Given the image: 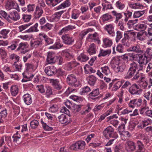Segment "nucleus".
<instances>
[{
	"label": "nucleus",
	"instance_id": "nucleus-1",
	"mask_svg": "<svg viewBox=\"0 0 152 152\" xmlns=\"http://www.w3.org/2000/svg\"><path fill=\"white\" fill-rule=\"evenodd\" d=\"M138 64L135 62H132L129 64V67L126 74L124 75V78L129 79L132 78L133 81L139 80V81L144 80L145 75L142 73L137 71L138 69Z\"/></svg>",
	"mask_w": 152,
	"mask_h": 152
},
{
	"label": "nucleus",
	"instance_id": "nucleus-2",
	"mask_svg": "<svg viewBox=\"0 0 152 152\" xmlns=\"http://www.w3.org/2000/svg\"><path fill=\"white\" fill-rule=\"evenodd\" d=\"M0 14L8 22L11 23L12 21L18 20L20 18V14L15 10L10 12L8 14L5 11H1Z\"/></svg>",
	"mask_w": 152,
	"mask_h": 152
},
{
	"label": "nucleus",
	"instance_id": "nucleus-3",
	"mask_svg": "<svg viewBox=\"0 0 152 152\" xmlns=\"http://www.w3.org/2000/svg\"><path fill=\"white\" fill-rule=\"evenodd\" d=\"M103 134L106 138L108 139L111 138L117 139L118 137L117 133L114 131L113 129L111 126H108L104 130Z\"/></svg>",
	"mask_w": 152,
	"mask_h": 152
},
{
	"label": "nucleus",
	"instance_id": "nucleus-4",
	"mask_svg": "<svg viewBox=\"0 0 152 152\" xmlns=\"http://www.w3.org/2000/svg\"><path fill=\"white\" fill-rule=\"evenodd\" d=\"M128 91L132 95H140L142 92V90L136 83L132 85L129 88Z\"/></svg>",
	"mask_w": 152,
	"mask_h": 152
},
{
	"label": "nucleus",
	"instance_id": "nucleus-5",
	"mask_svg": "<svg viewBox=\"0 0 152 152\" xmlns=\"http://www.w3.org/2000/svg\"><path fill=\"white\" fill-rule=\"evenodd\" d=\"M102 73L101 72L98 70L96 74L100 78H102L103 77V74L106 76L111 75V71L110 67L107 66H104L101 67Z\"/></svg>",
	"mask_w": 152,
	"mask_h": 152
},
{
	"label": "nucleus",
	"instance_id": "nucleus-6",
	"mask_svg": "<svg viewBox=\"0 0 152 152\" xmlns=\"http://www.w3.org/2000/svg\"><path fill=\"white\" fill-rule=\"evenodd\" d=\"M5 7L8 10L14 9L17 10L18 12L20 11L18 4L15 1H7L6 2Z\"/></svg>",
	"mask_w": 152,
	"mask_h": 152
},
{
	"label": "nucleus",
	"instance_id": "nucleus-7",
	"mask_svg": "<svg viewBox=\"0 0 152 152\" xmlns=\"http://www.w3.org/2000/svg\"><path fill=\"white\" fill-rule=\"evenodd\" d=\"M28 44L26 42H21L19 44L17 50L20 51L21 53L25 54L28 51Z\"/></svg>",
	"mask_w": 152,
	"mask_h": 152
},
{
	"label": "nucleus",
	"instance_id": "nucleus-8",
	"mask_svg": "<svg viewBox=\"0 0 152 152\" xmlns=\"http://www.w3.org/2000/svg\"><path fill=\"white\" fill-rule=\"evenodd\" d=\"M86 143L85 141L82 140L77 142L73 144L71 147L72 149L75 150H83L85 148Z\"/></svg>",
	"mask_w": 152,
	"mask_h": 152
},
{
	"label": "nucleus",
	"instance_id": "nucleus-9",
	"mask_svg": "<svg viewBox=\"0 0 152 152\" xmlns=\"http://www.w3.org/2000/svg\"><path fill=\"white\" fill-rule=\"evenodd\" d=\"M125 148L129 152H132L136 149L135 143L132 141L128 140L125 144Z\"/></svg>",
	"mask_w": 152,
	"mask_h": 152
},
{
	"label": "nucleus",
	"instance_id": "nucleus-10",
	"mask_svg": "<svg viewBox=\"0 0 152 152\" xmlns=\"http://www.w3.org/2000/svg\"><path fill=\"white\" fill-rule=\"evenodd\" d=\"M61 38L63 42L66 45H72L74 42V39L72 37H70L68 34L62 35Z\"/></svg>",
	"mask_w": 152,
	"mask_h": 152
},
{
	"label": "nucleus",
	"instance_id": "nucleus-11",
	"mask_svg": "<svg viewBox=\"0 0 152 152\" xmlns=\"http://www.w3.org/2000/svg\"><path fill=\"white\" fill-rule=\"evenodd\" d=\"M38 66V62L36 61H33L31 63H27L25 64L26 70L30 72L36 69Z\"/></svg>",
	"mask_w": 152,
	"mask_h": 152
},
{
	"label": "nucleus",
	"instance_id": "nucleus-12",
	"mask_svg": "<svg viewBox=\"0 0 152 152\" xmlns=\"http://www.w3.org/2000/svg\"><path fill=\"white\" fill-rule=\"evenodd\" d=\"M44 71L48 75L52 76L56 74V68L53 66H49L45 68Z\"/></svg>",
	"mask_w": 152,
	"mask_h": 152
},
{
	"label": "nucleus",
	"instance_id": "nucleus-13",
	"mask_svg": "<svg viewBox=\"0 0 152 152\" xmlns=\"http://www.w3.org/2000/svg\"><path fill=\"white\" fill-rule=\"evenodd\" d=\"M59 121L62 124H67L70 123L71 120L70 118L64 114H62L58 117Z\"/></svg>",
	"mask_w": 152,
	"mask_h": 152
},
{
	"label": "nucleus",
	"instance_id": "nucleus-14",
	"mask_svg": "<svg viewBox=\"0 0 152 152\" xmlns=\"http://www.w3.org/2000/svg\"><path fill=\"white\" fill-rule=\"evenodd\" d=\"M104 28L110 36L114 37L115 36L114 26L113 24L106 25L104 27Z\"/></svg>",
	"mask_w": 152,
	"mask_h": 152
},
{
	"label": "nucleus",
	"instance_id": "nucleus-15",
	"mask_svg": "<svg viewBox=\"0 0 152 152\" xmlns=\"http://www.w3.org/2000/svg\"><path fill=\"white\" fill-rule=\"evenodd\" d=\"M77 81L75 75L73 74H71L68 75L66 78V81L69 85H74L75 83Z\"/></svg>",
	"mask_w": 152,
	"mask_h": 152
},
{
	"label": "nucleus",
	"instance_id": "nucleus-16",
	"mask_svg": "<svg viewBox=\"0 0 152 152\" xmlns=\"http://www.w3.org/2000/svg\"><path fill=\"white\" fill-rule=\"evenodd\" d=\"M43 12V9L40 6H37L33 14L34 18L37 19L40 18Z\"/></svg>",
	"mask_w": 152,
	"mask_h": 152
},
{
	"label": "nucleus",
	"instance_id": "nucleus-17",
	"mask_svg": "<svg viewBox=\"0 0 152 152\" xmlns=\"http://www.w3.org/2000/svg\"><path fill=\"white\" fill-rule=\"evenodd\" d=\"M64 12V11L62 10L55 13L51 16L50 21L57 22L59 20L61 15Z\"/></svg>",
	"mask_w": 152,
	"mask_h": 152
},
{
	"label": "nucleus",
	"instance_id": "nucleus-18",
	"mask_svg": "<svg viewBox=\"0 0 152 152\" xmlns=\"http://www.w3.org/2000/svg\"><path fill=\"white\" fill-rule=\"evenodd\" d=\"M62 54L66 60H70L74 57V55L69 49H66L62 51Z\"/></svg>",
	"mask_w": 152,
	"mask_h": 152
},
{
	"label": "nucleus",
	"instance_id": "nucleus-19",
	"mask_svg": "<svg viewBox=\"0 0 152 152\" xmlns=\"http://www.w3.org/2000/svg\"><path fill=\"white\" fill-rule=\"evenodd\" d=\"M126 68V65L124 63H120L114 69V71L117 73H120L122 72Z\"/></svg>",
	"mask_w": 152,
	"mask_h": 152
},
{
	"label": "nucleus",
	"instance_id": "nucleus-20",
	"mask_svg": "<svg viewBox=\"0 0 152 152\" xmlns=\"http://www.w3.org/2000/svg\"><path fill=\"white\" fill-rule=\"evenodd\" d=\"M56 54L54 52H49L47 56V61L48 64H52L55 62Z\"/></svg>",
	"mask_w": 152,
	"mask_h": 152
},
{
	"label": "nucleus",
	"instance_id": "nucleus-21",
	"mask_svg": "<svg viewBox=\"0 0 152 152\" xmlns=\"http://www.w3.org/2000/svg\"><path fill=\"white\" fill-rule=\"evenodd\" d=\"M23 98V101L27 105H29L31 104L32 102V99L30 94H24Z\"/></svg>",
	"mask_w": 152,
	"mask_h": 152
},
{
	"label": "nucleus",
	"instance_id": "nucleus-22",
	"mask_svg": "<svg viewBox=\"0 0 152 152\" xmlns=\"http://www.w3.org/2000/svg\"><path fill=\"white\" fill-rule=\"evenodd\" d=\"M75 28L76 27L75 26L70 25H68L62 29L58 32V34L59 35H61L63 34H66L68 31L72 30Z\"/></svg>",
	"mask_w": 152,
	"mask_h": 152
},
{
	"label": "nucleus",
	"instance_id": "nucleus-23",
	"mask_svg": "<svg viewBox=\"0 0 152 152\" xmlns=\"http://www.w3.org/2000/svg\"><path fill=\"white\" fill-rule=\"evenodd\" d=\"M128 51H132L137 53H141L142 52L141 48H140V45H136L131 47L127 49Z\"/></svg>",
	"mask_w": 152,
	"mask_h": 152
},
{
	"label": "nucleus",
	"instance_id": "nucleus-24",
	"mask_svg": "<svg viewBox=\"0 0 152 152\" xmlns=\"http://www.w3.org/2000/svg\"><path fill=\"white\" fill-rule=\"evenodd\" d=\"M30 44L31 47L36 48L42 45V41L39 40L38 39H35L31 41Z\"/></svg>",
	"mask_w": 152,
	"mask_h": 152
},
{
	"label": "nucleus",
	"instance_id": "nucleus-25",
	"mask_svg": "<svg viewBox=\"0 0 152 152\" xmlns=\"http://www.w3.org/2000/svg\"><path fill=\"white\" fill-rule=\"evenodd\" d=\"M51 83L54 88L57 90H61L62 88V86L60 85L59 81L57 79H52Z\"/></svg>",
	"mask_w": 152,
	"mask_h": 152
},
{
	"label": "nucleus",
	"instance_id": "nucleus-26",
	"mask_svg": "<svg viewBox=\"0 0 152 152\" xmlns=\"http://www.w3.org/2000/svg\"><path fill=\"white\" fill-rule=\"evenodd\" d=\"M88 38L91 39L95 42H97L99 44L100 43V41L99 39L98 34L96 32L94 34H89L88 35Z\"/></svg>",
	"mask_w": 152,
	"mask_h": 152
},
{
	"label": "nucleus",
	"instance_id": "nucleus-27",
	"mask_svg": "<svg viewBox=\"0 0 152 152\" xmlns=\"http://www.w3.org/2000/svg\"><path fill=\"white\" fill-rule=\"evenodd\" d=\"M19 88L16 85H12L10 88V92L11 95L13 96H16L18 93Z\"/></svg>",
	"mask_w": 152,
	"mask_h": 152
},
{
	"label": "nucleus",
	"instance_id": "nucleus-28",
	"mask_svg": "<svg viewBox=\"0 0 152 152\" xmlns=\"http://www.w3.org/2000/svg\"><path fill=\"white\" fill-rule=\"evenodd\" d=\"M87 79L88 83L91 86H94L96 83L97 78L94 76L91 75L87 77Z\"/></svg>",
	"mask_w": 152,
	"mask_h": 152
},
{
	"label": "nucleus",
	"instance_id": "nucleus-29",
	"mask_svg": "<svg viewBox=\"0 0 152 152\" xmlns=\"http://www.w3.org/2000/svg\"><path fill=\"white\" fill-rule=\"evenodd\" d=\"M135 35V33L132 30L125 31L124 33V37H125V38L128 39H133Z\"/></svg>",
	"mask_w": 152,
	"mask_h": 152
},
{
	"label": "nucleus",
	"instance_id": "nucleus-30",
	"mask_svg": "<svg viewBox=\"0 0 152 152\" xmlns=\"http://www.w3.org/2000/svg\"><path fill=\"white\" fill-rule=\"evenodd\" d=\"M136 143L137 149L135 152H144L145 147L143 143L140 140H138L137 141Z\"/></svg>",
	"mask_w": 152,
	"mask_h": 152
},
{
	"label": "nucleus",
	"instance_id": "nucleus-31",
	"mask_svg": "<svg viewBox=\"0 0 152 152\" xmlns=\"http://www.w3.org/2000/svg\"><path fill=\"white\" fill-rule=\"evenodd\" d=\"M71 2L69 0H66L62 3L56 7L57 10L64 9L69 7L71 5Z\"/></svg>",
	"mask_w": 152,
	"mask_h": 152
},
{
	"label": "nucleus",
	"instance_id": "nucleus-32",
	"mask_svg": "<svg viewBox=\"0 0 152 152\" xmlns=\"http://www.w3.org/2000/svg\"><path fill=\"white\" fill-rule=\"evenodd\" d=\"M111 53L110 49L104 50L102 49H100L99 51V53L98 56L99 57L101 56L104 57L106 56H109Z\"/></svg>",
	"mask_w": 152,
	"mask_h": 152
},
{
	"label": "nucleus",
	"instance_id": "nucleus-33",
	"mask_svg": "<svg viewBox=\"0 0 152 152\" xmlns=\"http://www.w3.org/2000/svg\"><path fill=\"white\" fill-rule=\"evenodd\" d=\"M148 37V33L146 31H143L137 34V37L138 39L141 41H143Z\"/></svg>",
	"mask_w": 152,
	"mask_h": 152
},
{
	"label": "nucleus",
	"instance_id": "nucleus-34",
	"mask_svg": "<svg viewBox=\"0 0 152 152\" xmlns=\"http://www.w3.org/2000/svg\"><path fill=\"white\" fill-rule=\"evenodd\" d=\"M147 28V25L145 23H138L136 25L135 29L140 31H145Z\"/></svg>",
	"mask_w": 152,
	"mask_h": 152
},
{
	"label": "nucleus",
	"instance_id": "nucleus-35",
	"mask_svg": "<svg viewBox=\"0 0 152 152\" xmlns=\"http://www.w3.org/2000/svg\"><path fill=\"white\" fill-rule=\"evenodd\" d=\"M38 23H36L33 26L31 27L29 29L26 30L25 33H30L32 32H37L39 31L37 28Z\"/></svg>",
	"mask_w": 152,
	"mask_h": 152
},
{
	"label": "nucleus",
	"instance_id": "nucleus-36",
	"mask_svg": "<svg viewBox=\"0 0 152 152\" xmlns=\"http://www.w3.org/2000/svg\"><path fill=\"white\" fill-rule=\"evenodd\" d=\"M129 6L130 8L133 9H141L144 8V6L139 3H131L129 4Z\"/></svg>",
	"mask_w": 152,
	"mask_h": 152
},
{
	"label": "nucleus",
	"instance_id": "nucleus-37",
	"mask_svg": "<svg viewBox=\"0 0 152 152\" xmlns=\"http://www.w3.org/2000/svg\"><path fill=\"white\" fill-rule=\"evenodd\" d=\"M104 47L105 48L110 47L112 45V40L108 37L104 38L103 39Z\"/></svg>",
	"mask_w": 152,
	"mask_h": 152
},
{
	"label": "nucleus",
	"instance_id": "nucleus-38",
	"mask_svg": "<svg viewBox=\"0 0 152 152\" xmlns=\"http://www.w3.org/2000/svg\"><path fill=\"white\" fill-rule=\"evenodd\" d=\"M78 61L82 62H84L87 61L89 58V57L84 53H81L80 55L77 56Z\"/></svg>",
	"mask_w": 152,
	"mask_h": 152
},
{
	"label": "nucleus",
	"instance_id": "nucleus-39",
	"mask_svg": "<svg viewBox=\"0 0 152 152\" xmlns=\"http://www.w3.org/2000/svg\"><path fill=\"white\" fill-rule=\"evenodd\" d=\"M139 59L138 63H140L141 64H144L145 65L148 63L147 60V57L145 55H140L139 56Z\"/></svg>",
	"mask_w": 152,
	"mask_h": 152
},
{
	"label": "nucleus",
	"instance_id": "nucleus-40",
	"mask_svg": "<svg viewBox=\"0 0 152 152\" xmlns=\"http://www.w3.org/2000/svg\"><path fill=\"white\" fill-rule=\"evenodd\" d=\"M10 32L8 29H3L0 31V38L6 39L8 37V34Z\"/></svg>",
	"mask_w": 152,
	"mask_h": 152
},
{
	"label": "nucleus",
	"instance_id": "nucleus-41",
	"mask_svg": "<svg viewBox=\"0 0 152 152\" xmlns=\"http://www.w3.org/2000/svg\"><path fill=\"white\" fill-rule=\"evenodd\" d=\"M96 46L95 45L94 43H92L89 46L87 51L90 55H92L96 53Z\"/></svg>",
	"mask_w": 152,
	"mask_h": 152
},
{
	"label": "nucleus",
	"instance_id": "nucleus-42",
	"mask_svg": "<svg viewBox=\"0 0 152 152\" xmlns=\"http://www.w3.org/2000/svg\"><path fill=\"white\" fill-rule=\"evenodd\" d=\"M144 146L146 148H148L150 146L151 142L148 136H145L142 137Z\"/></svg>",
	"mask_w": 152,
	"mask_h": 152
},
{
	"label": "nucleus",
	"instance_id": "nucleus-43",
	"mask_svg": "<svg viewBox=\"0 0 152 152\" xmlns=\"http://www.w3.org/2000/svg\"><path fill=\"white\" fill-rule=\"evenodd\" d=\"M56 74L57 77L62 80L64 78V76L65 74V72L61 69L59 68L58 69H56Z\"/></svg>",
	"mask_w": 152,
	"mask_h": 152
},
{
	"label": "nucleus",
	"instance_id": "nucleus-44",
	"mask_svg": "<svg viewBox=\"0 0 152 152\" xmlns=\"http://www.w3.org/2000/svg\"><path fill=\"white\" fill-rule=\"evenodd\" d=\"M80 14V12L79 10L74 9L72 12L71 17L72 18L75 20L77 19Z\"/></svg>",
	"mask_w": 152,
	"mask_h": 152
},
{
	"label": "nucleus",
	"instance_id": "nucleus-45",
	"mask_svg": "<svg viewBox=\"0 0 152 152\" xmlns=\"http://www.w3.org/2000/svg\"><path fill=\"white\" fill-rule=\"evenodd\" d=\"M40 123L42 125V126L44 129L47 131H51L53 130V128L52 127L49 126L46 123H45L42 119L40 120Z\"/></svg>",
	"mask_w": 152,
	"mask_h": 152
},
{
	"label": "nucleus",
	"instance_id": "nucleus-46",
	"mask_svg": "<svg viewBox=\"0 0 152 152\" xmlns=\"http://www.w3.org/2000/svg\"><path fill=\"white\" fill-rule=\"evenodd\" d=\"M145 10L135 11L133 15L134 18H137L142 16L145 13Z\"/></svg>",
	"mask_w": 152,
	"mask_h": 152
},
{
	"label": "nucleus",
	"instance_id": "nucleus-47",
	"mask_svg": "<svg viewBox=\"0 0 152 152\" xmlns=\"http://www.w3.org/2000/svg\"><path fill=\"white\" fill-rule=\"evenodd\" d=\"M124 15L125 16L124 20L126 22L128 20L129 18H131L132 12L129 10H126L124 12Z\"/></svg>",
	"mask_w": 152,
	"mask_h": 152
},
{
	"label": "nucleus",
	"instance_id": "nucleus-48",
	"mask_svg": "<svg viewBox=\"0 0 152 152\" xmlns=\"http://www.w3.org/2000/svg\"><path fill=\"white\" fill-rule=\"evenodd\" d=\"M32 24L33 23L30 22L28 23L20 26L18 27L19 31V32H22Z\"/></svg>",
	"mask_w": 152,
	"mask_h": 152
},
{
	"label": "nucleus",
	"instance_id": "nucleus-49",
	"mask_svg": "<svg viewBox=\"0 0 152 152\" xmlns=\"http://www.w3.org/2000/svg\"><path fill=\"white\" fill-rule=\"evenodd\" d=\"M102 20L104 21H109L111 20L112 18V17L109 14L106 13L103 15L102 17Z\"/></svg>",
	"mask_w": 152,
	"mask_h": 152
},
{
	"label": "nucleus",
	"instance_id": "nucleus-50",
	"mask_svg": "<svg viewBox=\"0 0 152 152\" xmlns=\"http://www.w3.org/2000/svg\"><path fill=\"white\" fill-rule=\"evenodd\" d=\"M30 126L32 129L36 128L39 125V122L36 120L34 119L30 122Z\"/></svg>",
	"mask_w": 152,
	"mask_h": 152
},
{
	"label": "nucleus",
	"instance_id": "nucleus-51",
	"mask_svg": "<svg viewBox=\"0 0 152 152\" xmlns=\"http://www.w3.org/2000/svg\"><path fill=\"white\" fill-rule=\"evenodd\" d=\"M121 137L123 140H125L126 138H127L130 137V134L127 131H124L120 134Z\"/></svg>",
	"mask_w": 152,
	"mask_h": 152
},
{
	"label": "nucleus",
	"instance_id": "nucleus-52",
	"mask_svg": "<svg viewBox=\"0 0 152 152\" xmlns=\"http://www.w3.org/2000/svg\"><path fill=\"white\" fill-rule=\"evenodd\" d=\"M116 7L117 8L120 10H123L125 7V5L121 1H118L115 4Z\"/></svg>",
	"mask_w": 152,
	"mask_h": 152
},
{
	"label": "nucleus",
	"instance_id": "nucleus-53",
	"mask_svg": "<svg viewBox=\"0 0 152 152\" xmlns=\"http://www.w3.org/2000/svg\"><path fill=\"white\" fill-rule=\"evenodd\" d=\"M58 109V107L56 104H51L49 109V111L52 113H55L56 112Z\"/></svg>",
	"mask_w": 152,
	"mask_h": 152
},
{
	"label": "nucleus",
	"instance_id": "nucleus-54",
	"mask_svg": "<svg viewBox=\"0 0 152 152\" xmlns=\"http://www.w3.org/2000/svg\"><path fill=\"white\" fill-rule=\"evenodd\" d=\"M145 77L144 80L143 81H139V80H137V82L140 84V86L141 87L144 89H146L148 85L147 82L145 80Z\"/></svg>",
	"mask_w": 152,
	"mask_h": 152
},
{
	"label": "nucleus",
	"instance_id": "nucleus-55",
	"mask_svg": "<svg viewBox=\"0 0 152 152\" xmlns=\"http://www.w3.org/2000/svg\"><path fill=\"white\" fill-rule=\"evenodd\" d=\"M82 40V39L80 38V37H79L74 45L76 48L77 49H80L81 48L83 43Z\"/></svg>",
	"mask_w": 152,
	"mask_h": 152
},
{
	"label": "nucleus",
	"instance_id": "nucleus-56",
	"mask_svg": "<svg viewBox=\"0 0 152 152\" xmlns=\"http://www.w3.org/2000/svg\"><path fill=\"white\" fill-rule=\"evenodd\" d=\"M107 88L106 84L102 80L99 81V88L100 90L103 91L105 90Z\"/></svg>",
	"mask_w": 152,
	"mask_h": 152
},
{
	"label": "nucleus",
	"instance_id": "nucleus-57",
	"mask_svg": "<svg viewBox=\"0 0 152 152\" xmlns=\"http://www.w3.org/2000/svg\"><path fill=\"white\" fill-rule=\"evenodd\" d=\"M46 88L45 95L47 97H49L52 94V90L51 88L49 86L46 87Z\"/></svg>",
	"mask_w": 152,
	"mask_h": 152
},
{
	"label": "nucleus",
	"instance_id": "nucleus-58",
	"mask_svg": "<svg viewBox=\"0 0 152 152\" xmlns=\"http://www.w3.org/2000/svg\"><path fill=\"white\" fill-rule=\"evenodd\" d=\"M112 13L116 17V21H118L122 17V15L121 13H118L115 11H113Z\"/></svg>",
	"mask_w": 152,
	"mask_h": 152
},
{
	"label": "nucleus",
	"instance_id": "nucleus-59",
	"mask_svg": "<svg viewBox=\"0 0 152 152\" xmlns=\"http://www.w3.org/2000/svg\"><path fill=\"white\" fill-rule=\"evenodd\" d=\"M10 59L14 61V63H15L19 61L20 57L17 55L13 53L10 56Z\"/></svg>",
	"mask_w": 152,
	"mask_h": 152
},
{
	"label": "nucleus",
	"instance_id": "nucleus-60",
	"mask_svg": "<svg viewBox=\"0 0 152 152\" xmlns=\"http://www.w3.org/2000/svg\"><path fill=\"white\" fill-rule=\"evenodd\" d=\"M31 18L30 15L23 14L22 15V19L25 22H29Z\"/></svg>",
	"mask_w": 152,
	"mask_h": 152
},
{
	"label": "nucleus",
	"instance_id": "nucleus-61",
	"mask_svg": "<svg viewBox=\"0 0 152 152\" xmlns=\"http://www.w3.org/2000/svg\"><path fill=\"white\" fill-rule=\"evenodd\" d=\"M116 36L115 38V41L117 43H118L122 37L123 33L120 31H118L116 32Z\"/></svg>",
	"mask_w": 152,
	"mask_h": 152
},
{
	"label": "nucleus",
	"instance_id": "nucleus-62",
	"mask_svg": "<svg viewBox=\"0 0 152 152\" xmlns=\"http://www.w3.org/2000/svg\"><path fill=\"white\" fill-rule=\"evenodd\" d=\"M121 82L118 81L116 83L114 84L112 88V90L116 91L121 86Z\"/></svg>",
	"mask_w": 152,
	"mask_h": 152
},
{
	"label": "nucleus",
	"instance_id": "nucleus-63",
	"mask_svg": "<svg viewBox=\"0 0 152 152\" xmlns=\"http://www.w3.org/2000/svg\"><path fill=\"white\" fill-rule=\"evenodd\" d=\"M91 91L90 88L88 86H85L82 88L81 91L80 92L81 95H84L86 94L87 93Z\"/></svg>",
	"mask_w": 152,
	"mask_h": 152
},
{
	"label": "nucleus",
	"instance_id": "nucleus-64",
	"mask_svg": "<svg viewBox=\"0 0 152 152\" xmlns=\"http://www.w3.org/2000/svg\"><path fill=\"white\" fill-rule=\"evenodd\" d=\"M99 94V89L97 88L93 90L89 93V96L90 97H95L98 96Z\"/></svg>",
	"mask_w": 152,
	"mask_h": 152
}]
</instances>
